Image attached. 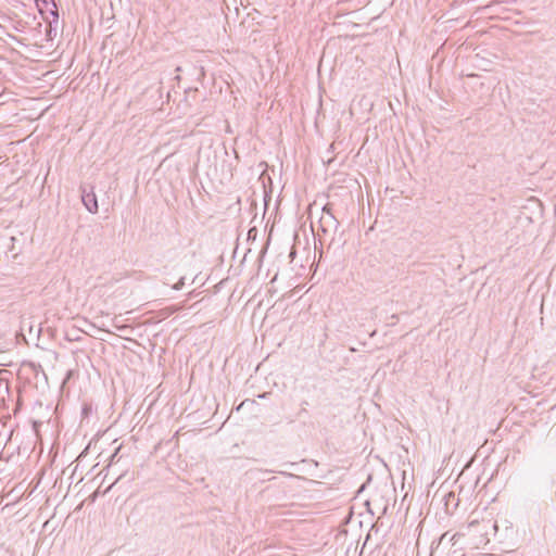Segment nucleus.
I'll return each mask as SVG.
<instances>
[{"mask_svg":"<svg viewBox=\"0 0 556 556\" xmlns=\"http://www.w3.org/2000/svg\"><path fill=\"white\" fill-rule=\"evenodd\" d=\"M81 201H83L84 205L86 206V208L90 213H97L98 212V201H97V197H96L93 191L87 192L84 189L83 190V194H81Z\"/></svg>","mask_w":556,"mask_h":556,"instance_id":"f257e3e1","label":"nucleus"},{"mask_svg":"<svg viewBox=\"0 0 556 556\" xmlns=\"http://www.w3.org/2000/svg\"><path fill=\"white\" fill-rule=\"evenodd\" d=\"M339 226V222L334 217V215H321L320 217V227L323 232H328L329 230H336Z\"/></svg>","mask_w":556,"mask_h":556,"instance_id":"f03ea898","label":"nucleus"},{"mask_svg":"<svg viewBox=\"0 0 556 556\" xmlns=\"http://www.w3.org/2000/svg\"><path fill=\"white\" fill-rule=\"evenodd\" d=\"M459 536H460L459 533H454L451 535L448 532H445L441 535V538L439 540V544L440 545H447V544L455 545Z\"/></svg>","mask_w":556,"mask_h":556,"instance_id":"7ed1b4c3","label":"nucleus"},{"mask_svg":"<svg viewBox=\"0 0 556 556\" xmlns=\"http://www.w3.org/2000/svg\"><path fill=\"white\" fill-rule=\"evenodd\" d=\"M269 472H278L280 475H283V476H287V477H290V478H299L298 476H295L293 473H289V472H286V471H282V470L276 471V470L256 469V470H251L250 471L251 475L269 473Z\"/></svg>","mask_w":556,"mask_h":556,"instance_id":"20e7f679","label":"nucleus"},{"mask_svg":"<svg viewBox=\"0 0 556 556\" xmlns=\"http://www.w3.org/2000/svg\"><path fill=\"white\" fill-rule=\"evenodd\" d=\"M185 285V279L184 278H180L179 281L177 283L174 285V289L175 290H180Z\"/></svg>","mask_w":556,"mask_h":556,"instance_id":"39448f33","label":"nucleus"},{"mask_svg":"<svg viewBox=\"0 0 556 556\" xmlns=\"http://www.w3.org/2000/svg\"><path fill=\"white\" fill-rule=\"evenodd\" d=\"M321 215H333L331 208L329 207V205H325L323 207V214Z\"/></svg>","mask_w":556,"mask_h":556,"instance_id":"423d86ee","label":"nucleus"},{"mask_svg":"<svg viewBox=\"0 0 556 556\" xmlns=\"http://www.w3.org/2000/svg\"><path fill=\"white\" fill-rule=\"evenodd\" d=\"M51 14L53 15L54 20H58L59 14L56 10L51 11Z\"/></svg>","mask_w":556,"mask_h":556,"instance_id":"0eeeda50","label":"nucleus"},{"mask_svg":"<svg viewBox=\"0 0 556 556\" xmlns=\"http://www.w3.org/2000/svg\"><path fill=\"white\" fill-rule=\"evenodd\" d=\"M268 481L275 480V477H270L267 479Z\"/></svg>","mask_w":556,"mask_h":556,"instance_id":"6e6552de","label":"nucleus"},{"mask_svg":"<svg viewBox=\"0 0 556 556\" xmlns=\"http://www.w3.org/2000/svg\"><path fill=\"white\" fill-rule=\"evenodd\" d=\"M48 1H49V0H42V2H43V3H46V4L48 3Z\"/></svg>","mask_w":556,"mask_h":556,"instance_id":"1a4fd4ad","label":"nucleus"}]
</instances>
